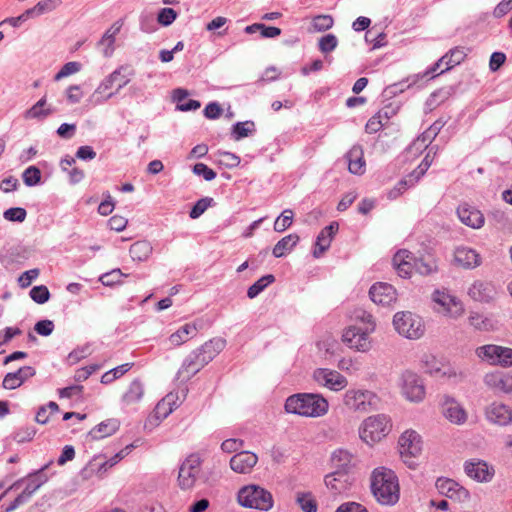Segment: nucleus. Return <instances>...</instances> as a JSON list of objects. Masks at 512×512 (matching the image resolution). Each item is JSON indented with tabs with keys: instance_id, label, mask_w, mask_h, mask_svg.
I'll list each match as a JSON object with an SVG mask.
<instances>
[{
	"instance_id": "29",
	"label": "nucleus",
	"mask_w": 512,
	"mask_h": 512,
	"mask_svg": "<svg viewBox=\"0 0 512 512\" xmlns=\"http://www.w3.org/2000/svg\"><path fill=\"white\" fill-rule=\"evenodd\" d=\"M445 125V122L441 119L436 120L428 129H426L413 143V145L419 149L421 146L425 148L436 138L440 130Z\"/></svg>"
},
{
	"instance_id": "47",
	"label": "nucleus",
	"mask_w": 512,
	"mask_h": 512,
	"mask_svg": "<svg viewBox=\"0 0 512 512\" xmlns=\"http://www.w3.org/2000/svg\"><path fill=\"white\" fill-rule=\"evenodd\" d=\"M334 20L330 15H318L312 20V26L315 31L323 32L333 26Z\"/></svg>"
},
{
	"instance_id": "24",
	"label": "nucleus",
	"mask_w": 512,
	"mask_h": 512,
	"mask_svg": "<svg viewBox=\"0 0 512 512\" xmlns=\"http://www.w3.org/2000/svg\"><path fill=\"white\" fill-rule=\"evenodd\" d=\"M348 162V170L355 175H362L365 172L364 152L360 145H354L345 155Z\"/></svg>"
},
{
	"instance_id": "22",
	"label": "nucleus",
	"mask_w": 512,
	"mask_h": 512,
	"mask_svg": "<svg viewBox=\"0 0 512 512\" xmlns=\"http://www.w3.org/2000/svg\"><path fill=\"white\" fill-rule=\"evenodd\" d=\"M35 374L36 370L33 367L23 366L16 372L7 373L3 379L2 386L8 390L16 389Z\"/></svg>"
},
{
	"instance_id": "64",
	"label": "nucleus",
	"mask_w": 512,
	"mask_h": 512,
	"mask_svg": "<svg viewBox=\"0 0 512 512\" xmlns=\"http://www.w3.org/2000/svg\"><path fill=\"white\" fill-rule=\"evenodd\" d=\"M335 512H368L365 507L356 502H347L340 505Z\"/></svg>"
},
{
	"instance_id": "46",
	"label": "nucleus",
	"mask_w": 512,
	"mask_h": 512,
	"mask_svg": "<svg viewBox=\"0 0 512 512\" xmlns=\"http://www.w3.org/2000/svg\"><path fill=\"white\" fill-rule=\"evenodd\" d=\"M29 294L32 300L38 304H44L50 298V292L45 285L34 286Z\"/></svg>"
},
{
	"instance_id": "33",
	"label": "nucleus",
	"mask_w": 512,
	"mask_h": 512,
	"mask_svg": "<svg viewBox=\"0 0 512 512\" xmlns=\"http://www.w3.org/2000/svg\"><path fill=\"white\" fill-rule=\"evenodd\" d=\"M498 351L499 345L487 344L477 347L475 354L482 361H486L491 365H497Z\"/></svg>"
},
{
	"instance_id": "20",
	"label": "nucleus",
	"mask_w": 512,
	"mask_h": 512,
	"mask_svg": "<svg viewBox=\"0 0 512 512\" xmlns=\"http://www.w3.org/2000/svg\"><path fill=\"white\" fill-rule=\"evenodd\" d=\"M258 457L250 451H240L230 459V468L240 474L250 473L257 464Z\"/></svg>"
},
{
	"instance_id": "60",
	"label": "nucleus",
	"mask_w": 512,
	"mask_h": 512,
	"mask_svg": "<svg viewBox=\"0 0 512 512\" xmlns=\"http://www.w3.org/2000/svg\"><path fill=\"white\" fill-rule=\"evenodd\" d=\"M353 317L355 320L361 321L365 327H373V330L375 329L373 316L364 309H356L354 311Z\"/></svg>"
},
{
	"instance_id": "2",
	"label": "nucleus",
	"mask_w": 512,
	"mask_h": 512,
	"mask_svg": "<svg viewBox=\"0 0 512 512\" xmlns=\"http://www.w3.org/2000/svg\"><path fill=\"white\" fill-rule=\"evenodd\" d=\"M371 490L377 501L393 505L399 500V484L396 474L387 468H376L371 476Z\"/></svg>"
},
{
	"instance_id": "55",
	"label": "nucleus",
	"mask_w": 512,
	"mask_h": 512,
	"mask_svg": "<svg viewBox=\"0 0 512 512\" xmlns=\"http://www.w3.org/2000/svg\"><path fill=\"white\" fill-rule=\"evenodd\" d=\"M177 17V13L172 8H162L158 13V22L163 26H169L174 22Z\"/></svg>"
},
{
	"instance_id": "61",
	"label": "nucleus",
	"mask_w": 512,
	"mask_h": 512,
	"mask_svg": "<svg viewBox=\"0 0 512 512\" xmlns=\"http://www.w3.org/2000/svg\"><path fill=\"white\" fill-rule=\"evenodd\" d=\"M34 330L41 336H49L54 330V323L51 320H40L35 326Z\"/></svg>"
},
{
	"instance_id": "13",
	"label": "nucleus",
	"mask_w": 512,
	"mask_h": 512,
	"mask_svg": "<svg viewBox=\"0 0 512 512\" xmlns=\"http://www.w3.org/2000/svg\"><path fill=\"white\" fill-rule=\"evenodd\" d=\"M421 438L415 431H405L399 438L401 457L416 458L421 453Z\"/></svg>"
},
{
	"instance_id": "23",
	"label": "nucleus",
	"mask_w": 512,
	"mask_h": 512,
	"mask_svg": "<svg viewBox=\"0 0 512 512\" xmlns=\"http://www.w3.org/2000/svg\"><path fill=\"white\" fill-rule=\"evenodd\" d=\"M54 112L55 109L47 104V96L44 95L31 108L23 113V117L25 120L43 121Z\"/></svg>"
},
{
	"instance_id": "58",
	"label": "nucleus",
	"mask_w": 512,
	"mask_h": 512,
	"mask_svg": "<svg viewBox=\"0 0 512 512\" xmlns=\"http://www.w3.org/2000/svg\"><path fill=\"white\" fill-rule=\"evenodd\" d=\"M61 4V0H43L39 1L35 8L40 15H43L45 13L51 12L54 9H56Z\"/></svg>"
},
{
	"instance_id": "1",
	"label": "nucleus",
	"mask_w": 512,
	"mask_h": 512,
	"mask_svg": "<svg viewBox=\"0 0 512 512\" xmlns=\"http://www.w3.org/2000/svg\"><path fill=\"white\" fill-rule=\"evenodd\" d=\"M328 408V401L320 394L314 393L294 394L285 402L286 412L304 417H321L327 413Z\"/></svg>"
},
{
	"instance_id": "42",
	"label": "nucleus",
	"mask_w": 512,
	"mask_h": 512,
	"mask_svg": "<svg viewBox=\"0 0 512 512\" xmlns=\"http://www.w3.org/2000/svg\"><path fill=\"white\" fill-rule=\"evenodd\" d=\"M433 300L437 304L444 307L447 311H450L452 306L459 305V302L457 301V299L455 297H453L445 292H441L439 290H437L433 293Z\"/></svg>"
},
{
	"instance_id": "38",
	"label": "nucleus",
	"mask_w": 512,
	"mask_h": 512,
	"mask_svg": "<svg viewBox=\"0 0 512 512\" xmlns=\"http://www.w3.org/2000/svg\"><path fill=\"white\" fill-rule=\"evenodd\" d=\"M435 147H431L420 165L410 173V185H414L426 173L432 163L430 153Z\"/></svg>"
},
{
	"instance_id": "14",
	"label": "nucleus",
	"mask_w": 512,
	"mask_h": 512,
	"mask_svg": "<svg viewBox=\"0 0 512 512\" xmlns=\"http://www.w3.org/2000/svg\"><path fill=\"white\" fill-rule=\"evenodd\" d=\"M371 300L382 306H390L397 299L395 288L388 283H375L369 290Z\"/></svg>"
},
{
	"instance_id": "37",
	"label": "nucleus",
	"mask_w": 512,
	"mask_h": 512,
	"mask_svg": "<svg viewBox=\"0 0 512 512\" xmlns=\"http://www.w3.org/2000/svg\"><path fill=\"white\" fill-rule=\"evenodd\" d=\"M275 281V277L272 274H267L258 279L252 284L247 290V297L254 299L257 297L268 285Z\"/></svg>"
},
{
	"instance_id": "28",
	"label": "nucleus",
	"mask_w": 512,
	"mask_h": 512,
	"mask_svg": "<svg viewBox=\"0 0 512 512\" xmlns=\"http://www.w3.org/2000/svg\"><path fill=\"white\" fill-rule=\"evenodd\" d=\"M119 421L116 419H107L102 421L96 427L89 431L88 437L92 440H99L114 434L119 429Z\"/></svg>"
},
{
	"instance_id": "41",
	"label": "nucleus",
	"mask_w": 512,
	"mask_h": 512,
	"mask_svg": "<svg viewBox=\"0 0 512 512\" xmlns=\"http://www.w3.org/2000/svg\"><path fill=\"white\" fill-rule=\"evenodd\" d=\"M413 267L420 275H429L437 270L435 261L423 258L413 259Z\"/></svg>"
},
{
	"instance_id": "16",
	"label": "nucleus",
	"mask_w": 512,
	"mask_h": 512,
	"mask_svg": "<svg viewBox=\"0 0 512 512\" xmlns=\"http://www.w3.org/2000/svg\"><path fill=\"white\" fill-rule=\"evenodd\" d=\"M464 470L470 478L478 482H488L494 475L493 468H489L485 461L478 459L466 461Z\"/></svg>"
},
{
	"instance_id": "49",
	"label": "nucleus",
	"mask_w": 512,
	"mask_h": 512,
	"mask_svg": "<svg viewBox=\"0 0 512 512\" xmlns=\"http://www.w3.org/2000/svg\"><path fill=\"white\" fill-rule=\"evenodd\" d=\"M126 276L120 269H113L110 272L104 273L100 276L99 281L104 286H113L121 282V277Z\"/></svg>"
},
{
	"instance_id": "11",
	"label": "nucleus",
	"mask_w": 512,
	"mask_h": 512,
	"mask_svg": "<svg viewBox=\"0 0 512 512\" xmlns=\"http://www.w3.org/2000/svg\"><path fill=\"white\" fill-rule=\"evenodd\" d=\"M435 486L440 494L458 502H464L470 497L469 491L453 479L438 478Z\"/></svg>"
},
{
	"instance_id": "51",
	"label": "nucleus",
	"mask_w": 512,
	"mask_h": 512,
	"mask_svg": "<svg viewBox=\"0 0 512 512\" xmlns=\"http://www.w3.org/2000/svg\"><path fill=\"white\" fill-rule=\"evenodd\" d=\"M81 69V64L78 62H67L54 76L55 81H59L69 75L77 73Z\"/></svg>"
},
{
	"instance_id": "31",
	"label": "nucleus",
	"mask_w": 512,
	"mask_h": 512,
	"mask_svg": "<svg viewBox=\"0 0 512 512\" xmlns=\"http://www.w3.org/2000/svg\"><path fill=\"white\" fill-rule=\"evenodd\" d=\"M300 238L297 234H289L280 239L274 246L272 254L276 258L283 257L290 252L299 242Z\"/></svg>"
},
{
	"instance_id": "4",
	"label": "nucleus",
	"mask_w": 512,
	"mask_h": 512,
	"mask_svg": "<svg viewBox=\"0 0 512 512\" xmlns=\"http://www.w3.org/2000/svg\"><path fill=\"white\" fill-rule=\"evenodd\" d=\"M393 325L400 335L408 339H419L425 330L422 319L409 311L396 313Z\"/></svg>"
},
{
	"instance_id": "7",
	"label": "nucleus",
	"mask_w": 512,
	"mask_h": 512,
	"mask_svg": "<svg viewBox=\"0 0 512 512\" xmlns=\"http://www.w3.org/2000/svg\"><path fill=\"white\" fill-rule=\"evenodd\" d=\"M201 472V459L197 454L189 455L179 467L178 485L182 490L194 487Z\"/></svg>"
},
{
	"instance_id": "26",
	"label": "nucleus",
	"mask_w": 512,
	"mask_h": 512,
	"mask_svg": "<svg viewBox=\"0 0 512 512\" xmlns=\"http://www.w3.org/2000/svg\"><path fill=\"white\" fill-rule=\"evenodd\" d=\"M198 327L194 323H186L181 326L176 332L172 333L168 338V343L172 347L180 346L197 335Z\"/></svg>"
},
{
	"instance_id": "43",
	"label": "nucleus",
	"mask_w": 512,
	"mask_h": 512,
	"mask_svg": "<svg viewBox=\"0 0 512 512\" xmlns=\"http://www.w3.org/2000/svg\"><path fill=\"white\" fill-rule=\"evenodd\" d=\"M22 178L26 186H35L41 181V171L36 166H29L24 170Z\"/></svg>"
},
{
	"instance_id": "30",
	"label": "nucleus",
	"mask_w": 512,
	"mask_h": 512,
	"mask_svg": "<svg viewBox=\"0 0 512 512\" xmlns=\"http://www.w3.org/2000/svg\"><path fill=\"white\" fill-rule=\"evenodd\" d=\"M469 325L479 331H494L497 329V322L492 318L478 312H471L468 317Z\"/></svg>"
},
{
	"instance_id": "35",
	"label": "nucleus",
	"mask_w": 512,
	"mask_h": 512,
	"mask_svg": "<svg viewBox=\"0 0 512 512\" xmlns=\"http://www.w3.org/2000/svg\"><path fill=\"white\" fill-rule=\"evenodd\" d=\"M352 455L343 449H338L332 453L331 463L335 470L347 471L351 463Z\"/></svg>"
},
{
	"instance_id": "15",
	"label": "nucleus",
	"mask_w": 512,
	"mask_h": 512,
	"mask_svg": "<svg viewBox=\"0 0 512 512\" xmlns=\"http://www.w3.org/2000/svg\"><path fill=\"white\" fill-rule=\"evenodd\" d=\"M209 362L200 354L196 349L193 350L183 361L180 369L178 370L179 377L189 380L197 374Z\"/></svg>"
},
{
	"instance_id": "32",
	"label": "nucleus",
	"mask_w": 512,
	"mask_h": 512,
	"mask_svg": "<svg viewBox=\"0 0 512 512\" xmlns=\"http://www.w3.org/2000/svg\"><path fill=\"white\" fill-rule=\"evenodd\" d=\"M152 245L146 240H141L133 243L129 249L131 258L134 261H146L152 254Z\"/></svg>"
},
{
	"instance_id": "54",
	"label": "nucleus",
	"mask_w": 512,
	"mask_h": 512,
	"mask_svg": "<svg viewBox=\"0 0 512 512\" xmlns=\"http://www.w3.org/2000/svg\"><path fill=\"white\" fill-rule=\"evenodd\" d=\"M193 173L203 177L206 181H212L216 178V172L204 163H196L193 166Z\"/></svg>"
},
{
	"instance_id": "59",
	"label": "nucleus",
	"mask_w": 512,
	"mask_h": 512,
	"mask_svg": "<svg viewBox=\"0 0 512 512\" xmlns=\"http://www.w3.org/2000/svg\"><path fill=\"white\" fill-rule=\"evenodd\" d=\"M39 276V269H31L23 272L18 278L19 286L22 288H27L31 285L32 281L35 280Z\"/></svg>"
},
{
	"instance_id": "62",
	"label": "nucleus",
	"mask_w": 512,
	"mask_h": 512,
	"mask_svg": "<svg viewBox=\"0 0 512 512\" xmlns=\"http://www.w3.org/2000/svg\"><path fill=\"white\" fill-rule=\"evenodd\" d=\"M243 445V440L230 438L222 442L221 449L226 453H232L240 450L243 447Z\"/></svg>"
},
{
	"instance_id": "40",
	"label": "nucleus",
	"mask_w": 512,
	"mask_h": 512,
	"mask_svg": "<svg viewBox=\"0 0 512 512\" xmlns=\"http://www.w3.org/2000/svg\"><path fill=\"white\" fill-rule=\"evenodd\" d=\"M293 211L291 209H285L280 216L274 222V230L276 232H284L293 223Z\"/></svg>"
},
{
	"instance_id": "12",
	"label": "nucleus",
	"mask_w": 512,
	"mask_h": 512,
	"mask_svg": "<svg viewBox=\"0 0 512 512\" xmlns=\"http://www.w3.org/2000/svg\"><path fill=\"white\" fill-rule=\"evenodd\" d=\"M314 379L321 385L331 390L339 391L348 384L347 379L337 371L328 369H317L314 371Z\"/></svg>"
},
{
	"instance_id": "57",
	"label": "nucleus",
	"mask_w": 512,
	"mask_h": 512,
	"mask_svg": "<svg viewBox=\"0 0 512 512\" xmlns=\"http://www.w3.org/2000/svg\"><path fill=\"white\" fill-rule=\"evenodd\" d=\"M497 365L512 366V348L499 346Z\"/></svg>"
},
{
	"instance_id": "3",
	"label": "nucleus",
	"mask_w": 512,
	"mask_h": 512,
	"mask_svg": "<svg viewBox=\"0 0 512 512\" xmlns=\"http://www.w3.org/2000/svg\"><path fill=\"white\" fill-rule=\"evenodd\" d=\"M238 503L246 508L269 511L273 507L272 494L258 485H248L238 492Z\"/></svg>"
},
{
	"instance_id": "6",
	"label": "nucleus",
	"mask_w": 512,
	"mask_h": 512,
	"mask_svg": "<svg viewBox=\"0 0 512 512\" xmlns=\"http://www.w3.org/2000/svg\"><path fill=\"white\" fill-rule=\"evenodd\" d=\"M389 431V419L384 414L368 417L360 428V437L367 444H372L386 436Z\"/></svg>"
},
{
	"instance_id": "9",
	"label": "nucleus",
	"mask_w": 512,
	"mask_h": 512,
	"mask_svg": "<svg viewBox=\"0 0 512 512\" xmlns=\"http://www.w3.org/2000/svg\"><path fill=\"white\" fill-rule=\"evenodd\" d=\"M373 327L349 326L342 335V341L350 348L360 352H366L371 348L369 334Z\"/></svg>"
},
{
	"instance_id": "63",
	"label": "nucleus",
	"mask_w": 512,
	"mask_h": 512,
	"mask_svg": "<svg viewBox=\"0 0 512 512\" xmlns=\"http://www.w3.org/2000/svg\"><path fill=\"white\" fill-rule=\"evenodd\" d=\"M503 373L501 372H491L487 373L484 377V383L493 389L498 391L500 383L502 381Z\"/></svg>"
},
{
	"instance_id": "45",
	"label": "nucleus",
	"mask_w": 512,
	"mask_h": 512,
	"mask_svg": "<svg viewBox=\"0 0 512 512\" xmlns=\"http://www.w3.org/2000/svg\"><path fill=\"white\" fill-rule=\"evenodd\" d=\"M213 203V198L210 197H204L199 199L192 209L190 210L189 216L192 219L199 218L207 209L211 206Z\"/></svg>"
},
{
	"instance_id": "56",
	"label": "nucleus",
	"mask_w": 512,
	"mask_h": 512,
	"mask_svg": "<svg viewBox=\"0 0 512 512\" xmlns=\"http://www.w3.org/2000/svg\"><path fill=\"white\" fill-rule=\"evenodd\" d=\"M465 56L466 54L464 50L462 48L456 47L441 57L440 62H444L450 58V63L458 65L464 60Z\"/></svg>"
},
{
	"instance_id": "52",
	"label": "nucleus",
	"mask_w": 512,
	"mask_h": 512,
	"mask_svg": "<svg viewBox=\"0 0 512 512\" xmlns=\"http://www.w3.org/2000/svg\"><path fill=\"white\" fill-rule=\"evenodd\" d=\"M338 44L337 37L333 34H327L320 38L319 49L323 53L332 52Z\"/></svg>"
},
{
	"instance_id": "10",
	"label": "nucleus",
	"mask_w": 512,
	"mask_h": 512,
	"mask_svg": "<svg viewBox=\"0 0 512 512\" xmlns=\"http://www.w3.org/2000/svg\"><path fill=\"white\" fill-rule=\"evenodd\" d=\"M468 295L476 302L491 303L496 299L498 291L492 281L477 279L468 288Z\"/></svg>"
},
{
	"instance_id": "53",
	"label": "nucleus",
	"mask_w": 512,
	"mask_h": 512,
	"mask_svg": "<svg viewBox=\"0 0 512 512\" xmlns=\"http://www.w3.org/2000/svg\"><path fill=\"white\" fill-rule=\"evenodd\" d=\"M172 401H173V395L172 394H168L165 398H163L156 406V414L159 415V416H162V417H167L172 411H173V406H172Z\"/></svg>"
},
{
	"instance_id": "8",
	"label": "nucleus",
	"mask_w": 512,
	"mask_h": 512,
	"mask_svg": "<svg viewBox=\"0 0 512 512\" xmlns=\"http://www.w3.org/2000/svg\"><path fill=\"white\" fill-rule=\"evenodd\" d=\"M400 387L404 397L411 402L424 399L425 388L421 378L412 371H404L400 377Z\"/></svg>"
},
{
	"instance_id": "39",
	"label": "nucleus",
	"mask_w": 512,
	"mask_h": 512,
	"mask_svg": "<svg viewBox=\"0 0 512 512\" xmlns=\"http://www.w3.org/2000/svg\"><path fill=\"white\" fill-rule=\"evenodd\" d=\"M255 130L253 121L237 122L232 127V136L235 140H240L247 137Z\"/></svg>"
},
{
	"instance_id": "34",
	"label": "nucleus",
	"mask_w": 512,
	"mask_h": 512,
	"mask_svg": "<svg viewBox=\"0 0 512 512\" xmlns=\"http://www.w3.org/2000/svg\"><path fill=\"white\" fill-rule=\"evenodd\" d=\"M143 394V384L140 380L135 379L130 383L128 390L123 395V401L128 405L136 403L142 398Z\"/></svg>"
},
{
	"instance_id": "17",
	"label": "nucleus",
	"mask_w": 512,
	"mask_h": 512,
	"mask_svg": "<svg viewBox=\"0 0 512 512\" xmlns=\"http://www.w3.org/2000/svg\"><path fill=\"white\" fill-rule=\"evenodd\" d=\"M442 413L446 419L454 424L461 425L467 420V413L464 408L450 396L443 397Z\"/></svg>"
},
{
	"instance_id": "50",
	"label": "nucleus",
	"mask_w": 512,
	"mask_h": 512,
	"mask_svg": "<svg viewBox=\"0 0 512 512\" xmlns=\"http://www.w3.org/2000/svg\"><path fill=\"white\" fill-rule=\"evenodd\" d=\"M3 216L8 221L21 223L26 219L27 212L22 207H12L7 209Z\"/></svg>"
},
{
	"instance_id": "44",
	"label": "nucleus",
	"mask_w": 512,
	"mask_h": 512,
	"mask_svg": "<svg viewBox=\"0 0 512 512\" xmlns=\"http://www.w3.org/2000/svg\"><path fill=\"white\" fill-rule=\"evenodd\" d=\"M46 480V477L41 475L40 473L31 475L28 484L23 490L25 492V495H29L30 497H32V495L46 482Z\"/></svg>"
},
{
	"instance_id": "25",
	"label": "nucleus",
	"mask_w": 512,
	"mask_h": 512,
	"mask_svg": "<svg viewBox=\"0 0 512 512\" xmlns=\"http://www.w3.org/2000/svg\"><path fill=\"white\" fill-rule=\"evenodd\" d=\"M455 262L463 268H475L480 265L481 258L479 254L468 247H459L454 253Z\"/></svg>"
},
{
	"instance_id": "27",
	"label": "nucleus",
	"mask_w": 512,
	"mask_h": 512,
	"mask_svg": "<svg viewBox=\"0 0 512 512\" xmlns=\"http://www.w3.org/2000/svg\"><path fill=\"white\" fill-rule=\"evenodd\" d=\"M121 29V24L118 22L114 23L106 32L103 34L101 39L98 41L97 46L102 48V53L105 57H110L114 50V44L116 40V35L119 33Z\"/></svg>"
},
{
	"instance_id": "36",
	"label": "nucleus",
	"mask_w": 512,
	"mask_h": 512,
	"mask_svg": "<svg viewBox=\"0 0 512 512\" xmlns=\"http://www.w3.org/2000/svg\"><path fill=\"white\" fill-rule=\"evenodd\" d=\"M296 503L303 512H317L318 505L311 492H297Z\"/></svg>"
},
{
	"instance_id": "19",
	"label": "nucleus",
	"mask_w": 512,
	"mask_h": 512,
	"mask_svg": "<svg viewBox=\"0 0 512 512\" xmlns=\"http://www.w3.org/2000/svg\"><path fill=\"white\" fill-rule=\"evenodd\" d=\"M485 415L488 421L494 424L506 426L512 423V409L503 403L490 404L485 410Z\"/></svg>"
},
{
	"instance_id": "48",
	"label": "nucleus",
	"mask_w": 512,
	"mask_h": 512,
	"mask_svg": "<svg viewBox=\"0 0 512 512\" xmlns=\"http://www.w3.org/2000/svg\"><path fill=\"white\" fill-rule=\"evenodd\" d=\"M119 77H120V69H116L100 83V85L95 90L93 96H96L97 94L105 93L108 89H110L115 84L116 81H118Z\"/></svg>"
},
{
	"instance_id": "5",
	"label": "nucleus",
	"mask_w": 512,
	"mask_h": 512,
	"mask_svg": "<svg viewBox=\"0 0 512 512\" xmlns=\"http://www.w3.org/2000/svg\"><path fill=\"white\" fill-rule=\"evenodd\" d=\"M378 400L377 395L372 391L350 389L345 392L343 402L350 410L367 413L376 409Z\"/></svg>"
},
{
	"instance_id": "21",
	"label": "nucleus",
	"mask_w": 512,
	"mask_h": 512,
	"mask_svg": "<svg viewBox=\"0 0 512 512\" xmlns=\"http://www.w3.org/2000/svg\"><path fill=\"white\" fill-rule=\"evenodd\" d=\"M353 479L347 471L334 470L325 476V484L335 494L346 492L352 485Z\"/></svg>"
},
{
	"instance_id": "18",
	"label": "nucleus",
	"mask_w": 512,
	"mask_h": 512,
	"mask_svg": "<svg viewBox=\"0 0 512 512\" xmlns=\"http://www.w3.org/2000/svg\"><path fill=\"white\" fill-rule=\"evenodd\" d=\"M457 215L463 224L473 229H479L485 223L482 212L467 203L461 204L457 208Z\"/></svg>"
}]
</instances>
